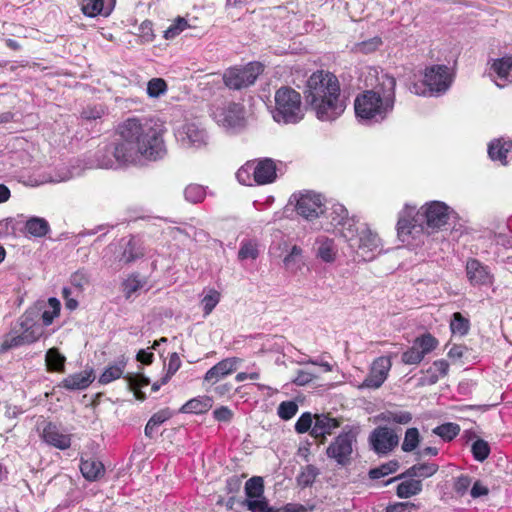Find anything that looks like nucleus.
Masks as SVG:
<instances>
[{"mask_svg":"<svg viewBox=\"0 0 512 512\" xmlns=\"http://www.w3.org/2000/svg\"><path fill=\"white\" fill-rule=\"evenodd\" d=\"M165 132L158 121L128 118L118 126L115 142L97 151V165L117 169L163 159L167 154Z\"/></svg>","mask_w":512,"mask_h":512,"instance_id":"f257e3e1","label":"nucleus"},{"mask_svg":"<svg viewBox=\"0 0 512 512\" xmlns=\"http://www.w3.org/2000/svg\"><path fill=\"white\" fill-rule=\"evenodd\" d=\"M376 83L354 101L355 115L363 125H375L385 121L393 112L396 101V79L383 71L374 70Z\"/></svg>","mask_w":512,"mask_h":512,"instance_id":"f03ea898","label":"nucleus"},{"mask_svg":"<svg viewBox=\"0 0 512 512\" xmlns=\"http://www.w3.org/2000/svg\"><path fill=\"white\" fill-rule=\"evenodd\" d=\"M304 97L321 121L337 119L346 108L339 81L330 72H314L307 80Z\"/></svg>","mask_w":512,"mask_h":512,"instance_id":"7ed1b4c3","label":"nucleus"},{"mask_svg":"<svg viewBox=\"0 0 512 512\" xmlns=\"http://www.w3.org/2000/svg\"><path fill=\"white\" fill-rule=\"evenodd\" d=\"M354 261H371L382 250L381 240L365 223H352L342 232Z\"/></svg>","mask_w":512,"mask_h":512,"instance_id":"20e7f679","label":"nucleus"},{"mask_svg":"<svg viewBox=\"0 0 512 512\" xmlns=\"http://www.w3.org/2000/svg\"><path fill=\"white\" fill-rule=\"evenodd\" d=\"M272 118L279 124H296L304 118L300 93L288 86H282L274 95Z\"/></svg>","mask_w":512,"mask_h":512,"instance_id":"39448f33","label":"nucleus"},{"mask_svg":"<svg viewBox=\"0 0 512 512\" xmlns=\"http://www.w3.org/2000/svg\"><path fill=\"white\" fill-rule=\"evenodd\" d=\"M43 327L29 316H22L17 326L7 334L1 344V351L36 342L43 335Z\"/></svg>","mask_w":512,"mask_h":512,"instance_id":"423d86ee","label":"nucleus"},{"mask_svg":"<svg viewBox=\"0 0 512 512\" xmlns=\"http://www.w3.org/2000/svg\"><path fill=\"white\" fill-rule=\"evenodd\" d=\"M358 430L346 427L326 449V454L340 466L351 463L353 446L357 441Z\"/></svg>","mask_w":512,"mask_h":512,"instance_id":"0eeeda50","label":"nucleus"},{"mask_svg":"<svg viewBox=\"0 0 512 512\" xmlns=\"http://www.w3.org/2000/svg\"><path fill=\"white\" fill-rule=\"evenodd\" d=\"M215 122L227 131H238L245 127V108L240 103L226 102L212 112Z\"/></svg>","mask_w":512,"mask_h":512,"instance_id":"6e6552de","label":"nucleus"},{"mask_svg":"<svg viewBox=\"0 0 512 512\" xmlns=\"http://www.w3.org/2000/svg\"><path fill=\"white\" fill-rule=\"evenodd\" d=\"M262 71L263 68L260 63L250 62L243 67L227 69L223 75V81L229 89L241 90L254 84Z\"/></svg>","mask_w":512,"mask_h":512,"instance_id":"1a4fd4ad","label":"nucleus"},{"mask_svg":"<svg viewBox=\"0 0 512 512\" xmlns=\"http://www.w3.org/2000/svg\"><path fill=\"white\" fill-rule=\"evenodd\" d=\"M175 137L183 148L200 149L208 143L207 131L195 121H186L178 126Z\"/></svg>","mask_w":512,"mask_h":512,"instance_id":"9d476101","label":"nucleus"},{"mask_svg":"<svg viewBox=\"0 0 512 512\" xmlns=\"http://www.w3.org/2000/svg\"><path fill=\"white\" fill-rule=\"evenodd\" d=\"M452 214L454 211L441 201L426 203L419 209L424 228L440 229L448 223Z\"/></svg>","mask_w":512,"mask_h":512,"instance_id":"9b49d317","label":"nucleus"},{"mask_svg":"<svg viewBox=\"0 0 512 512\" xmlns=\"http://www.w3.org/2000/svg\"><path fill=\"white\" fill-rule=\"evenodd\" d=\"M486 73L490 80L500 89L512 84V55L492 58L487 62Z\"/></svg>","mask_w":512,"mask_h":512,"instance_id":"f8f14e48","label":"nucleus"},{"mask_svg":"<svg viewBox=\"0 0 512 512\" xmlns=\"http://www.w3.org/2000/svg\"><path fill=\"white\" fill-rule=\"evenodd\" d=\"M424 224L419 217V210L416 211L415 207L406 205L405 208L400 212L397 223V232L399 238L405 242L412 236L413 238L423 233Z\"/></svg>","mask_w":512,"mask_h":512,"instance_id":"ddd939ff","label":"nucleus"},{"mask_svg":"<svg viewBox=\"0 0 512 512\" xmlns=\"http://www.w3.org/2000/svg\"><path fill=\"white\" fill-rule=\"evenodd\" d=\"M437 346V340L430 334L417 337L413 345L402 354V362L406 365H417Z\"/></svg>","mask_w":512,"mask_h":512,"instance_id":"4468645a","label":"nucleus"},{"mask_svg":"<svg viewBox=\"0 0 512 512\" xmlns=\"http://www.w3.org/2000/svg\"><path fill=\"white\" fill-rule=\"evenodd\" d=\"M391 367L390 357L381 356L376 358L372 362L369 374L360 385V388L378 389L381 387L387 379Z\"/></svg>","mask_w":512,"mask_h":512,"instance_id":"2eb2a0df","label":"nucleus"},{"mask_svg":"<svg viewBox=\"0 0 512 512\" xmlns=\"http://www.w3.org/2000/svg\"><path fill=\"white\" fill-rule=\"evenodd\" d=\"M323 197L315 192L301 193L296 201V211L306 219H313L323 213Z\"/></svg>","mask_w":512,"mask_h":512,"instance_id":"dca6fc26","label":"nucleus"},{"mask_svg":"<svg viewBox=\"0 0 512 512\" xmlns=\"http://www.w3.org/2000/svg\"><path fill=\"white\" fill-rule=\"evenodd\" d=\"M449 69L445 65H434L426 69L424 83L431 92L444 93L451 85Z\"/></svg>","mask_w":512,"mask_h":512,"instance_id":"f3484780","label":"nucleus"},{"mask_svg":"<svg viewBox=\"0 0 512 512\" xmlns=\"http://www.w3.org/2000/svg\"><path fill=\"white\" fill-rule=\"evenodd\" d=\"M370 442L375 452L387 454L398 445L399 437L388 427H378L371 433Z\"/></svg>","mask_w":512,"mask_h":512,"instance_id":"a211bd4d","label":"nucleus"},{"mask_svg":"<svg viewBox=\"0 0 512 512\" xmlns=\"http://www.w3.org/2000/svg\"><path fill=\"white\" fill-rule=\"evenodd\" d=\"M325 217L329 220V224L324 229L330 231L331 229L341 227V234L350 225V222L359 223L354 217L348 216L347 209L340 203H334L327 208L325 210Z\"/></svg>","mask_w":512,"mask_h":512,"instance_id":"6ab92c4d","label":"nucleus"},{"mask_svg":"<svg viewBox=\"0 0 512 512\" xmlns=\"http://www.w3.org/2000/svg\"><path fill=\"white\" fill-rule=\"evenodd\" d=\"M240 361L237 357L223 359L206 372L204 381L211 384L217 383L220 379L233 373Z\"/></svg>","mask_w":512,"mask_h":512,"instance_id":"aec40b11","label":"nucleus"},{"mask_svg":"<svg viewBox=\"0 0 512 512\" xmlns=\"http://www.w3.org/2000/svg\"><path fill=\"white\" fill-rule=\"evenodd\" d=\"M314 251L316 258L325 263H333L338 254L337 245L332 238L321 235L315 239Z\"/></svg>","mask_w":512,"mask_h":512,"instance_id":"412c9836","label":"nucleus"},{"mask_svg":"<svg viewBox=\"0 0 512 512\" xmlns=\"http://www.w3.org/2000/svg\"><path fill=\"white\" fill-rule=\"evenodd\" d=\"M467 277L472 285H487L492 282V275L487 266L477 259H470L466 264Z\"/></svg>","mask_w":512,"mask_h":512,"instance_id":"4be33fe9","label":"nucleus"},{"mask_svg":"<svg viewBox=\"0 0 512 512\" xmlns=\"http://www.w3.org/2000/svg\"><path fill=\"white\" fill-rule=\"evenodd\" d=\"M277 177L276 165L272 159L265 158L254 162V182L265 185L275 181Z\"/></svg>","mask_w":512,"mask_h":512,"instance_id":"5701e85b","label":"nucleus"},{"mask_svg":"<svg viewBox=\"0 0 512 512\" xmlns=\"http://www.w3.org/2000/svg\"><path fill=\"white\" fill-rule=\"evenodd\" d=\"M42 437L47 444L60 450H66L71 445L70 435L60 431V429L53 423H48L44 427Z\"/></svg>","mask_w":512,"mask_h":512,"instance_id":"b1692460","label":"nucleus"},{"mask_svg":"<svg viewBox=\"0 0 512 512\" xmlns=\"http://www.w3.org/2000/svg\"><path fill=\"white\" fill-rule=\"evenodd\" d=\"M94 379L93 369H86L64 378L61 382V386L67 390H84L89 387Z\"/></svg>","mask_w":512,"mask_h":512,"instance_id":"393cba45","label":"nucleus"},{"mask_svg":"<svg viewBox=\"0 0 512 512\" xmlns=\"http://www.w3.org/2000/svg\"><path fill=\"white\" fill-rule=\"evenodd\" d=\"M114 5L115 0H81V9L88 17L108 16Z\"/></svg>","mask_w":512,"mask_h":512,"instance_id":"a878e982","label":"nucleus"},{"mask_svg":"<svg viewBox=\"0 0 512 512\" xmlns=\"http://www.w3.org/2000/svg\"><path fill=\"white\" fill-rule=\"evenodd\" d=\"M80 471L83 477L90 482H95L105 475V467L101 461L96 458H83L80 460Z\"/></svg>","mask_w":512,"mask_h":512,"instance_id":"bb28decb","label":"nucleus"},{"mask_svg":"<svg viewBox=\"0 0 512 512\" xmlns=\"http://www.w3.org/2000/svg\"><path fill=\"white\" fill-rule=\"evenodd\" d=\"M338 426L339 423L335 418L324 414L315 415L310 433L314 438H325L326 435L331 434Z\"/></svg>","mask_w":512,"mask_h":512,"instance_id":"cd10ccee","label":"nucleus"},{"mask_svg":"<svg viewBox=\"0 0 512 512\" xmlns=\"http://www.w3.org/2000/svg\"><path fill=\"white\" fill-rule=\"evenodd\" d=\"M449 370V363L444 360H436L432 365L424 372V376L421 378L422 383L426 385H433L447 375Z\"/></svg>","mask_w":512,"mask_h":512,"instance_id":"c85d7f7f","label":"nucleus"},{"mask_svg":"<svg viewBox=\"0 0 512 512\" xmlns=\"http://www.w3.org/2000/svg\"><path fill=\"white\" fill-rule=\"evenodd\" d=\"M512 149V141L495 139L488 145V155L493 161H500L506 165L507 153Z\"/></svg>","mask_w":512,"mask_h":512,"instance_id":"c756f323","label":"nucleus"},{"mask_svg":"<svg viewBox=\"0 0 512 512\" xmlns=\"http://www.w3.org/2000/svg\"><path fill=\"white\" fill-rule=\"evenodd\" d=\"M122 249L123 251L118 256V261L123 264H130L144 255L138 241L134 237L125 242L122 245Z\"/></svg>","mask_w":512,"mask_h":512,"instance_id":"7c9ffc66","label":"nucleus"},{"mask_svg":"<svg viewBox=\"0 0 512 512\" xmlns=\"http://www.w3.org/2000/svg\"><path fill=\"white\" fill-rule=\"evenodd\" d=\"M213 400L209 396H198L187 401L180 409L182 413L202 414L211 409Z\"/></svg>","mask_w":512,"mask_h":512,"instance_id":"2f4dec72","label":"nucleus"},{"mask_svg":"<svg viewBox=\"0 0 512 512\" xmlns=\"http://www.w3.org/2000/svg\"><path fill=\"white\" fill-rule=\"evenodd\" d=\"M439 467L437 464L434 463H421L416 464L408 468L401 476L400 478H428L433 476L437 471Z\"/></svg>","mask_w":512,"mask_h":512,"instance_id":"473e14b6","label":"nucleus"},{"mask_svg":"<svg viewBox=\"0 0 512 512\" xmlns=\"http://www.w3.org/2000/svg\"><path fill=\"white\" fill-rule=\"evenodd\" d=\"M171 416L172 413L169 409H163L153 414L145 426V435L150 439L154 438L158 427L170 419Z\"/></svg>","mask_w":512,"mask_h":512,"instance_id":"72a5a7b5","label":"nucleus"},{"mask_svg":"<svg viewBox=\"0 0 512 512\" xmlns=\"http://www.w3.org/2000/svg\"><path fill=\"white\" fill-rule=\"evenodd\" d=\"M126 360L124 358L118 360L115 364L108 366L99 377V383L106 385L110 382L122 377L126 367Z\"/></svg>","mask_w":512,"mask_h":512,"instance_id":"f704fd0d","label":"nucleus"},{"mask_svg":"<svg viewBox=\"0 0 512 512\" xmlns=\"http://www.w3.org/2000/svg\"><path fill=\"white\" fill-rule=\"evenodd\" d=\"M25 228L29 234L34 237H43L45 236L49 230V223L40 217H31L27 220Z\"/></svg>","mask_w":512,"mask_h":512,"instance_id":"c9c22d12","label":"nucleus"},{"mask_svg":"<svg viewBox=\"0 0 512 512\" xmlns=\"http://www.w3.org/2000/svg\"><path fill=\"white\" fill-rule=\"evenodd\" d=\"M380 419L387 423L405 425L412 420V414L404 410H387L380 414Z\"/></svg>","mask_w":512,"mask_h":512,"instance_id":"e433bc0d","label":"nucleus"},{"mask_svg":"<svg viewBox=\"0 0 512 512\" xmlns=\"http://www.w3.org/2000/svg\"><path fill=\"white\" fill-rule=\"evenodd\" d=\"M422 491V483L420 480L410 479L401 482L397 487V496L400 498H409L417 495Z\"/></svg>","mask_w":512,"mask_h":512,"instance_id":"4c0bfd02","label":"nucleus"},{"mask_svg":"<svg viewBox=\"0 0 512 512\" xmlns=\"http://www.w3.org/2000/svg\"><path fill=\"white\" fill-rule=\"evenodd\" d=\"M283 263L288 270L297 271L303 265L302 249L294 245L290 252L283 259Z\"/></svg>","mask_w":512,"mask_h":512,"instance_id":"58836bf2","label":"nucleus"},{"mask_svg":"<svg viewBox=\"0 0 512 512\" xmlns=\"http://www.w3.org/2000/svg\"><path fill=\"white\" fill-rule=\"evenodd\" d=\"M46 365L49 370L62 372L66 358L56 348H51L46 353Z\"/></svg>","mask_w":512,"mask_h":512,"instance_id":"ea45409f","label":"nucleus"},{"mask_svg":"<svg viewBox=\"0 0 512 512\" xmlns=\"http://www.w3.org/2000/svg\"><path fill=\"white\" fill-rule=\"evenodd\" d=\"M206 197V190L202 185L190 184L184 189V198L187 202L197 204Z\"/></svg>","mask_w":512,"mask_h":512,"instance_id":"a19ab883","label":"nucleus"},{"mask_svg":"<svg viewBox=\"0 0 512 512\" xmlns=\"http://www.w3.org/2000/svg\"><path fill=\"white\" fill-rule=\"evenodd\" d=\"M259 256L258 243L254 240H244L241 242L238 251L239 260L252 259L255 260Z\"/></svg>","mask_w":512,"mask_h":512,"instance_id":"79ce46f5","label":"nucleus"},{"mask_svg":"<svg viewBox=\"0 0 512 512\" xmlns=\"http://www.w3.org/2000/svg\"><path fill=\"white\" fill-rule=\"evenodd\" d=\"M469 328L470 322L467 318L463 317L459 312L453 314L450 322V329L453 334L464 336L468 333Z\"/></svg>","mask_w":512,"mask_h":512,"instance_id":"37998d69","label":"nucleus"},{"mask_svg":"<svg viewBox=\"0 0 512 512\" xmlns=\"http://www.w3.org/2000/svg\"><path fill=\"white\" fill-rule=\"evenodd\" d=\"M264 492L263 479L258 476L250 478L245 483V493L248 498H261Z\"/></svg>","mask_w":512,"mask_h":512,"instance_id":"c03bdc74","label":"nucleus"},{"mask_svg":"<svg viewBox=\"0 0 512 512\" xmlns=\"http://www.w3.org/2000/svg\"><path fill=\"white\" fill-rule=\"evenodd\" d=\"M420 443V434L417 428H408L405 432L404 440L402 443V450L404 452L414 451Z\"/></svg>","mask_w":512,"mask_h":512,"instance_id":"a18cd8bd","label":"nucleus"},{"mask_svg":"<svg viewBox=\"0 0 512 512\" xmlns=\"http://www.w3.org/2000/svg\"><path fill=\"white\" fill-rule=\"evenodd\" d=\"M167 83L162 78H152L147 83V94L150 98H159L167 92Z\"/></svg>","mask_w":512,"mask_h":512,"instance_id":"49530a36","label":"nucleus"},{"mask_svg":"<svg viewBox=\"0 0 512 512\" xmlns=\"http://www.w3.org/2000/svg\"><path fill=\"white\" fill-rule=\"evenodd\" d=\"M318 474L319 471L315 466L307 465L302 469L301 473L298 475L297 482L302 487L311 486L315 482V479L318 476Z\"/></svg>","mask_w":512,"mask_h":512,"instance_id":"de8ad7c7","label":"nucleus"},{"mask_svg":"<svg viewBox=\"0 0 512 512\" xmlns=\"http://www.w3.org/2000/svg\"><path fill=\"white\" fill-rule=\"evenodd\" d=\"M297 412L298 404L292 400L281 402L277 408V415L285 421L292 419Z\"/></svg>","mask_w":512,"mask_h":512,"instance_id":"09e8293b","label":"nucleus"},{"mask_svg":"<svg viewBox=\"0 0 512 512\" xmlns=\"http://www.w3.org/2000/svg\"><path fill=\"white\" fill-rule=\"evenodd\" d=\"M49 310H45L42 313V321L44 326H49L52 324L55 317H57L60 313V302L58 299L52 297L48 300Z\"/></svg>","mask_w":512,"mask_h":512,"instance_id":"8fccbe9b","label":"nucleus"},{"mask_svg":"<svg viewBox=\"0 0 512 512\" xmlns=\"http://www.w3.org/2000/svg\"><path fill=\"white\" fill-rule=\"evenodd\" d=\"M460 432V428L454 423H445L433 429V433L444 440H452Z\"/></svg>","mask_w":512,"mask_h":512,"instance_id":"3c124183","label":"nucleus"},{"mask_svg":"<svg viewBox=\"0 0 512 512\" xmlns=\"http://www.w3.org/2000/svg\"><path fill=\"white\" fill-rule=\"evenodd\" d=\"M220 301V293L215 289H210L207 294L202 298L201 304L203 306L204 316H208Z\"/></svg>","mask_w":512,"mask_h":512,"instance_id":"603ef678","label":"nucleus"},{"mask_svg":"<svg viewBox=\"0 0 512 512\" xmlns=\"http://www.w3.org/2000/svg\"><path fill=\"white\" fill-rule=\"evenodd\" d=\"M237 180L243 185H252L254 181V162H247L236 173Z\"/></svg>","mask_w":512,"mask_h":512,"instance_id":"864d4df0","label":"nucleus"},{"mask_svg":"<svg viewBox=\"0 0 512 512\" xmlns=\"http://www.w3.org/2000/svg\"><path fill=\"white\" fill-rule=\"evenodd\" d=\"M188 27V22L183 17H178L174 22L164 31L165 39H173L183 32Z\"/></svg>","mask_w":512,"mask_h":512,"instance_id":"5fc2aeb1","label":"nucleus"},{"mask_svg":"<svg viewBox=\"0 0 512 512\" xmlns=\"http://www.w3.org/2000/svg\"><path fill=\"white\" fill-rule=\"evenodd\" d=\"M472 454L475 460L483 462L490 454V447L488 443L482 439L476 440L472 444Z\"/></svg>","mask_w":512,"mask_h":512,"instance_id":"6e6d98bb","label":"nucleus"},{"mask_svg":"<svg viewBox=\"0 0 512 512\" xmlns=\"http://www.w3.org/2000/svg\"><path fill=\"white\" fill-rule=\"evenodd\" d=\"M398 468L396 461H390L389 463L383 464L380 467L371 469L369 476L371 479H380L384 476L394 473Z\"/></svg>","mask_w":512,"mask_h":512,"instance_id":"4d7b16f0","label":"nucleus"},{"mask_svg":"<svg viewBox=\"0 0 512 512\" xmlns=\"http://www.w3.org/2000/svg\"><path fill=\"white\" fill-rule=\"evenodd\" d=\"M247 507L251 512H275V508L270 507L264 498H254L247 501Z\"/></svg>","mask_w":512,"mask_h":512,"instance_id":"13d9d810","label":"nucleus"},{"mask_svg":"<svg viewBox=\"0 0 512 512\" xmlns=\"http://www.w3.org/2000/svg\"><path fill=\"white\" fill-rule=\"evenodd\" d=\"M313 426V418L311 413H303L295 423V430L299 434H303L311 430Z\"/></svg>","mask_w":512,"mask_h":512,"instance_id":"bf43d9fd","label":"nucleus"},{"mask_svg":"<svg viewBox=\"0 0 512 512\" xmlns=\"http://www.w3.org/2000/svg\"><path fill=\"white\" fill-rule=\"evenodd\" d=\"M123 286L126 298H130L133 293L142 288L143 283L138 276L132 275L125 280Z\"/></svg>","mask_w":512,"mask_h":512,"instance_id":"052dcab7","label":"nucleus"},{"mask_svg":"<svg viewBox=\"0 0 512 512\" xmlns=\"http://www.w3.org/2000/svg\"><path fill=\"white\" fill-rule=\"evenodd\" d=\"M130 389L137 390L141 387H145L149 384V379L141 374H127L124 376Z\"/></svg>","mask_w":512,"mask_h":512,"instance_id":"680f3d73","label":"nucleus"},{"mask_svg":"<svg viewBox=\"0 0 512 512\" xmlns=\"http://www.w3.org/2000/svg\"><path fill=\"white\" fill-rule=\"evenodd\" d=\"M181 366V360L177 353H172L169 358L167 365V373L162 377V383H167L169 379L174 375Z\"/></svg>","mask_w":512,"mask_h":512,"instance_id":"e2e57ef3","label":"nucleus"},{"mask_svg":"<svg viewBox=\"0 0 512 512\" xmlns=\"http://www.w3.org/2000/svg\"><path fill=\"white\" fill-rule=\"evenodd\" d=\"M139 36L144 42H151L154 39L153 23L149 20L143 21L139 26Z\"/></svg>","mask_w":512,"mask_h":512,"instance_id":"0e129e2a","label":"nucleus"},{"mask_svg":"<svg viewBox=\"0 0 512 512\" xmlns=\"http://www.w3.org/2000/svg\"><path fill=\"white\" fill-rule=\"evenodd\" d=\"M470 484L471 478L467 475H461L454 483V490L458 495L463 496L467 492Z\"/></svg>","mask_w":512,"mask_h":512,"instance_id":"69168bd1","label":"nucleus"},{"mask_svg":"<svg viewBox=\"0 0 512 512\" xmlns=\"http://www.w3.org/2000/svg\"><path fill=\"white\" fill-rule=\"evenodd\" d=\"M213 416L219 422H230L233 417V412L226 406H221L214 410Z\"/></svg>","mask_w":512,"mask_h":512,"instance_id":"338daca9","label":"nucleus"},{"mask_svg":"<svg viewBox=\"0 0 512 512\" xmlns=\"http://www.w3.org/2000/svg\"><path fill=\"white\" fill-rule=\"evenodd\" d=\"M415 504L411 502H398L386 508V512H410L415 509Z\"/></svg>","mask_w":512,"mask_h":512,"instance_id":"774afa93","label":"nucleus"}]
</instances>
